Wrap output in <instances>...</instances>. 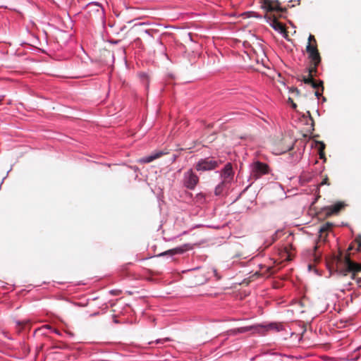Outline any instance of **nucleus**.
<instances>
[{
  "label": "nucleus",
  "mask_w": 361,
  "mask_h": 361,
  "mask_svg": "<svg viewBox=\"0 0 361 361\" xmlns=\"http://www.w3.org/2000/svg\"><path fill=\"white\" fill-rule=\"evenodd\" d=\"M192 249V246L190 244H185L183 246L178 247L171 250H168L165 254L170 253L171 255L182 254L184 252Z\"/></svg>",
  "instance_id": "nucleus-13"
},
{
  "label": "nucleus",
  "mask_w": 361,
  "mask_h": 361,
  "mask_svg": "<svg viewBox=\"0 0 361 361\" xmlns=\"http://www.w3.org/2000/svg\"><path fill=\"white\" fill-rule=\"evenodd\" d=\"M198 182L199 178L192 169L184 173L183 184L187 188L193 190Z\"/></svg>",
  "instance_id": "nucleus-7"
},
{
  "label": "nucleus",
  "mask_w": 361,
  "mask_h": 361,
  "mask_svg": "<svg viewBox=\"0 0 361 361\" xmlns=\"http://www.w3.org/2000/svg\"><path fill=\"white\" fill-rule=\"evenodd\" d=\"M344 264L345 269L343 271V275H347V273L352 274V279H355L357 273L361 271V264L352 261L349 255L344 257Z\"/></svg>",
  "instance_id": "nucleus-2"
},
{
  "label": "nucleus",
  "mask_w": 361,
  "mask_h": 361,
  "mask_svg": "<svg viewBox=\"0 0 361 361\" xmlns=\"http://www.w3.org/2000/svg\"><path fill=\"white\" fill-rule=\"evenodd\" d=\"M320 185H330V183L329 181V178H328L327 176H326L324 178V179L321 182Z\"/></svg>",
  "instance_id": "nucleus-22"
},
{
  "label": "nucleus",
  "mask_w": 361,
  "mask_h": 361,
  "mask_svg": "<svg viewBox=\"0 0 361 361\" xmlns=\"http://www.w3.org/2000/svg\"><path fill=\"white\" fill-rule=\"evenodd\" d=\"M345 204L344 202H338L335 204L328 207L325 209L326 216H330L332 214L338 213L341 209L345 207Z\"/></svg>",
  "instance_id": "nucleus-11"
},
{
  "label": "nucleus",
  "mask_w": 361,
  "mask_h": 361,
  "mask_svg": "<svg viewBox=\"0 0 361 361\" xmlns=\"http://www.w3.org/2000/svg\"><path fill=\"white\" fill-rule=\"evenodd\" d=\"M230 185H227L224 182H221L219 184L216 185L215 188L214 193L216 195H221L224 190H227L229 188Z\"/></svg>",
  "instance_id": "nucleus-15"
},
{
  "label": "nucleus",
  "mask_w": 361,
  "mask_h": 361,
  "mask_svg": "<svg viewBox=\"0 0 361 361\" xmlns=\"http://www.w3.org/2000/svg\"><path fill=\"white\" fill-rule=\"evenodd\" d=\"M357 283L361 286V280H359V281H357Z\"/></svg>",
  "instance_id": "nucleus-29"
},
{
  "label": "nucleus",
  "mask_w": 361,
  "mask_h": 361,
  "mask_svg": "<svg viewBox=\"0 0 361 361\" xmlns=\"http://www.w3.org/2000/svg\"><path fill=\"white\" fill-rule=\"evenodd\" d=\"M45 327L50 328V326L49 325H46Z\"/></svg>",
  "instance_id": "nucleus-30"
},
{
  "label": "nucleus",
  "mask_w": 361,
  "mask_h": 361,
  "mask_svg": "<svg viewBox=\"0 0 361 361\" xmlns=\"http://www.w3.org/2000/svg\"><path fill=\"white\" fill-rule=\"evenodd\" d=\"M213 271H214V274L215 276H216L217 279H220V276H219L218 274H217L216 270V269H213Z\"/></svg>",
  "instance_id": "nucleus-27"
},
{
  "label": "nucleus",
  "mask_w": 361,
  "mask_h": 361,
  "mask_svg": "<svg viewBox=\"0 0 361 361\" xmlns=\"http://www.w3.org/2000/svg\"><path fill=\"white\" fill-rule=\"evenodd\" d=\"M300 80L302 81L305 84L310 85L312 87V88L315 90L321 89L322 92H324L323 81H317L312 78H306L305 75H302Z\"/></svg>",
  "instance_id": "nucleus-10"
},
{
  "label": "nucleus",
  "mask_w": 361,
  "mask_h": 361,
  "mask_svg": "<svg viewBox=\"0 0 361 361\" xmlns=\"http://www.w3.org/2000/svg\"><path fill=\"white\" fill-rule=\"evenodd\" d=\"M121 293V290H110V294L112 295H118Z\"/></svg>",
  "instance_id": "nucleus-23"
},
{
  "label": "nucleus",
  "mask_w": 361,
  "mask_h": 361,
  "mask_svg": "<svg viewBox=\"0 0 361 361\" xmlns=\"http://www.w3.org/2000/svg\"><path fill=\"white\" fill-rule=\"evenodd\" d=\"M306 51L308 54L310 63L319 65L322 58L317 48V42L314 35H310L308 43L306 46Z\"/></svg>",
  "instance_id": "nucleus-1"
},
{
  "label": "nucleus",
  "mask_w": 361,
  "mask_h": 361,
  "mask_svg": "<svg viewBox=\"0 0 361 361\" xmlns=\"http://www.w3.org/2000/svg\"><path fill=\"white\" fill-rule=\"evenodd\" d=\"M317 244H318V242L317 243L316 245L314 247V260L315 262L319 261V257H318L317 255V254H316V251H317V250L318 248Z\"/></svg>",
  "instance_id": "nucleus-20"
},
{
  "label": "nucleus",
  "mask_w": 361,
  "mask_h": 361,
  "mask_svg": "<svg viewBox=\"0 0 361 361\" xmlns=\"http://www.w3.org/2000/svg\"><path fill=\"white\" fill-rule=\"evenodd\" d=\"M319 65H314L310 63L309 67L307 68L308 75L306 78H312L317 75V67Z\"/></svg>",
  "instance_id": "nucleus-17"
},
{
  "label": "nucleus",
  "mask_w": 361,
  "mask_h": 361,
  "mask_svg": "<svg viewBox=\"0 0 361 361\" xmlns=\"http://www.w3.org/2000/svg\"><path fill=\"white\" fill-rule=\"evenodd\" d=\"M3 99H4V96L2 97V98H0V105H1V103H2Z\"/></svg>",
  "instance_id": "nucleus-28"
},
{
  "label": "nucleus",
  "mask_w": 361,
  "mask_h": 361,
  "mask_svg": "<svg viewBox=\"0 0 361 361\" xmlns=\"http://www.w3.org/2000/svg\"><path fill=\"white\" fill-rule=\"evenodd\" d=\"M262 7L266 10V13H270L271 15H276L274 12L283 13L286 11V8L281 6L278 1L264 0Z\"/></svg>",
  "instance_id": "nucleus-5"
},
{
  "label": "nucleus",
  "mask_w": 361,
  "mask_h": 361,
  "mask_svg": "<svg viewBox=\"0 0 361 361\" xmlns=\"http://www.w3.org/2000/svg\"><path fill=\"white\" fill-rule=\"evenodd\" d=\"M264 18L267 19V22L276 31L281 33H283L286 35L287 32L285 25L278 20L279 16L276 15H271L270 13H265Z\"/></svg>",
  "instance_id": "nucleus-3"
},
{
  "label": "nucleus",
  "mask_w": 361,
  "mask_h": 361,
  "mask_svg": "<svg viewBox=\"0 0 361 361\" xmlns=\"http://www.w3.org/2000/svg\"><path fill=\"white\" fill-rule=\"evenodd\" d=\"M269 173V166L265 163L259 161H255L252 166V176L255 179L260 178L262 176Z\"/></svg>",
  "instance_id": "nucleus-4"
},
{
  "label": "nucleus",
  "mask_w": 361,
  "mask_h": 361,
  "mask_svg": "<svg viewBox=\"0 0 361 361\" xmlns=\"http://www.w3.org/2000/svg\"><path fill=\"white\" fill-rule=\"evenodd\" d=\"M290 91L291 92H293V93H295L297 95H298V94H299V93H300V91H299V90H298V88H296V87H292V88H290Z\"/></svg>",
  "instance_id": "nucleus-25"
},
{
  "label": "nucleus",
  "mask_w": 361,
  "mask_h": 361,
  "mask_svg": "<svg viewBox=\"0 0 361 361\" xmlns=\"http://www.w3.org/2000/svg\"><path fill=\"white\" fill-rule=\"evenodd\" d=\"M307 115H308V117L311 121V131H313L314 130V121L311 115V113L308 111L307 112Z\"/></svg>",
  "instance_id": "nucleus-19"
},
{
  "label": "nucleus",
  "mask_w": 361,
  "mask_h": 361,
  "mask_svg": "<svg viewBox=\"0 0 361 361\" xmlns=\"http://www.w3.org/2000/svg\"><path fill=\"white\" fill-rule=\"evenodd\" d=\"M322 93H323V92H322V90L319 91V90H316L314 94L319 99V97L322 94Z\"/></svg>",
  "instance_id": "nucleus-26"
},
{
  "label": "nucleus",
  "mask_w": 361,
  "mask_h": 361,
  "mask_svg": "<svg viewBox=\"0 0 361 361\" xmlns=\"http://www.w3.org/2000/svg\"><path fill=\"white\" fill-rule=\"evenodd\" d=\"M263 330V327L261 325H254L240 327L238 329H232L229 331V334L231 335H235L237 334H243L247 331H252L253 333H259L260 331Z\"/></svg>",
  "instance_id": "nucleus-9"
},
{
  "label": "nucleus",
  "mask_w": 361,
  "mask_h": 361,
  "mask_svg": "<svg viewBox=\"0 0 361 361\" xmlns=\"http://www.w3.org/2000/svg\"><path fill=\"white\" fill-rule=\"evenodd\" d=\"M219 166L217 161L212 158H207L200 160L196 164L195 169L197 171H209L216 169Z\"/></svg>",
  "instance_id": "nucleus-6"
},
{
  "label": "nucleus",
  "mask_w": 361,
  "mask_h": 361,
  "mask_svg": "<svg viewBox=\"0 0 361 361\" xmlns=\"http://www.w3.org/2000/svg\"><path fill=\"white\" fill-rule=\"evenodd\" d=\"M355 242L357 243V249L359 250H361V235H358L356 238H355Z\"/></svg>",
  "instance_id": "nucleus-21"
},
{
  "label": "nucleus",
  "mask_w": 361,
  "mask_h": 361,
  "mask_svg": "<svg viewBox=\"0 0 361 361\" xmlns=\"http://www.w3.org/2000/svg\"><path fill=\"white\" fill-rule=\"evenodd\" d=\"M163 153L161 152H155L149 156L143 157L140 161L142 163H149L154 161L156 159H158L162 156Z\"/></svg>",
  "instance_id": "nucleus-14"
},
{
  "label": "nucleus",
  "mask_w": 361,
  "mask_h": 361,
  "mask_svg": "<svg viewBox=\"0 0 361 361\" xmlns=\"http://www.w3.org/2000/svg\"><path fill=\"white\" fill-rule=\"evenodd\" d=\"M233 174L231 164H226L221 173V181L227 185H231L233 179Z\"/></svg>",
  "instance_id": "nucleus-8"
},
{
  "label": "nucleus",
  "mask_w": 361,
  "mask_h": 361,
  "mask_svg": "<svg viewBox=\"0 0 361 361\" xmlns=\"http://www.w3.org/2000/svg\"><path fill=\"white\" fill-rule=\"evenodd\" d=\"M333 224L330 222H326L322 225V226L319 228V236L318 240H323L325 241L327 238V232L332 228Z\"/></svg>",
  "instance_id": "nucleus-12"
},
{
  "label": "nucleus",
  "mask_w": 361,
  "mask_h": 361,
  "mask_svg": "<svg viewBox=\"0 0 361 361\" xmlns=\"http://www.w3.org/2000/svg\"><path fill=\"white\" fill-rule=\"evenodd\" d=\"M319 144H320V147H319V157L320 159H323L324 158V149H325V145L324 142H319Z\"/></svg>",
  "instance_id": "nucleus-18"
},
{
  "label": "nucleus",
  "mask_w": 361,
  "mask_h": 361,
  "mask_svg": "<svg viewBox=\"0 0 361 361\" xmlns=\"http://www.w3.org/2000/svg\"><path fill=\"white\" fill-rule=\"evenodd\" d=\"M288 102L291 104L293 109H295L297 108V104L293 102V99L290 97L288 98Z\"/></svg>",
  "instance_id": "nucleus-24"
},
{
  "label": "nucleus",
  "mask_w": 361,
  "mask_h": 361,
  "mask_svg": "<svg viewBox=\"0 0 361 361\" xmlns=\"http://www.w3.org/2000/svg\"><path fill=\"white\" fill-rule=\"evenodd\" d=\"M30 329V321L29 319L23 320V321H18L16 322V327L18 332H20L26 327Z\"/></svg>",
  "instance_id": "nucleus-16"
}]
</instances>
